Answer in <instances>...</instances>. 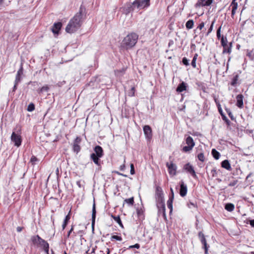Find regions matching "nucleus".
Returning <instances> with one entry per match:
<instances>
[{
    "instance_id": "obj_1",
    "label": "nucleus",
    "mask_w": 254,
    "mask_h": 254,
    "mask_svg": "<svg viewBox=\"0 0 254 254\" xmlns=\"http://www.w3.org/2000/svg\"><path fill=\"white\" fill-rule=\"evenodd\" d=\"M84 11L85 8L81 6L79 11L75 14L68 23L65 28V31L67 33H73L80 28L86 16Z\"/></svg>"
},
{
    "instance_id": "obj_2",
    "label": "nucleus",
    "mask_w": 254,
    "mask_h": 254,
    "mask_svg": "<svg viewBox=\"0 0 254 254\" xmlns=\"http://www.w3.org/2000/svg\"><path fill=\"white\" fill-rule=\"evenodd\" d=\"M31 241L34 247L43 249L46 254H49V245L47 241L42 239L39 235L32 236Z\"/></svg>"
},
{
    "instance_id": "obj_3",
    "label": "nucleus",
    "mask_w": 254,
    "mask_h": 254,
    "mask_svg": "<svg viewBox=\"0 0 254 254\" xmlns=\"http://www.w3.org/2000/svg\"><path fill=\"white\" fill-rule=\"evenodd\" d=\"M21 134L20 127H16L13 129L10 136L11 142L17 147H19L21 145L22 139Z\"/></svg>"
},
{
    "instance_id": "obj_4",
    "label": "nucleus",
    "mask_w": 254,
    "mask_h": 254,
    "mask_svg": "<svg viewBox=\"0 0 254 254\" xmlns=\"http://www.w3.org/2000/svg\"><path fill=\"white\" fill-rule=\"evenodd\" d=\"M138 36L135 33H131L126 36L122 41V45L127 48L133 47L136 43Z\"/></svg>"
},
{
    "instance_id": "obj_5",
    "label": "nucleus",
    "mask_w": 254,
    "mask_h": 254,
    "mask_svg": "<svg viewBox=\"0 0 254 254\" xmlns=\"http://www.w3.org/2000/svg\"><path fill=\"white\" fill-rule=\"evenodd\" d=\"M136 4L135 0L132 2L126 3L123 7L124 13L126 15H127L131 12H138L139 10H137V6H136Z\"/></svg>"
},
{
    "instance_id": "obj_6",
    "label": "nucleus",
    "mask_w": 254,
    "mask_h": 254,
    "mask_svg": "<svg viewBox=\"0 0 254 254\" xmlns=\"http://www.w3.org/2000/svg\"><path fill=\"white\" fill-rule=\"evenodd\" d=\"M135 1L137 10L147 8L150 5V0H135Z\"/></svg>"
},
{
    "instance_id": "obj_7",
    "label": "nucleus",
    "mask_w": 254,
    "mask_h": 254,
    "mask_svg": "<svg viewBox=\"0 0 254 254\" xmlns=\"http://www.w3.org/2000/svg\"><path fill=\"white\" fill-rule=\"evenodd\" d=\"M198 236L201 243L203 245V248L205 250V254H208V250L209 246L207 244L204 234L202 232H199L198 234Z\"/></svg>"
},
{
    "instance_id": "obj_8",
    "label": "nucleus",
    "mask_w": 254,
    "mask_h": 254,
    "mask_svg": "<svg viewBox=\"0 0 254 254\" xmlns=\"http://www.w3.org/2000/svg\"><path fill=\"white\" fill-rule=\"evenodd\" d=\"M183 168L187 173L190 174L193 178H197L194 168L190 163L185 164Z\"/></svg>"
},
{
    "instance_id": "obj_9",
    "label": "nucleus",
    "mask_w": 254,
    "mask_h": 254,
    "mask_svg": "<svg viewBox=\"0 0 254 254\" xmlns=\"http://www.w3.org/2000/svg\"><path fill=\"white\" fill-rule=\"evenodd\" d=\"M213 0H198L195 4V8L209 6L212 3Z\"/></svg>"
},
{
    "instance_id": "obj_10",
    "label": "nucleus",
    "mask_w": 254,
    "mask_h": 254,
    "mask_svg": "<svg viewBox=\"0 0 254 254\" xmlns=\"http://www.w3.org/2000/svg\"><path fill=\"white\" fill-rule=\"evenodd\" d=\"M180 194L181 196L184 197L186 195L188 191L187 186L184 183L183 181L180 182Z\"/></svg>"
},
{
    "instance_id": "obj_11",
    "label": "nucleus",
    "mask_w": 254,
    "mask_h": 254,
    "mask_svg": "<svg viewBox=\"0 0 254 254\" xmlns=\"http://www.w3.org/2000/svg\"><path fill=\"white\" fill-rule=\"evenodd\" d=\"M166 166L168 168L169 173L171 175H175L176 174L177 166L173 162L170 163L167 162Z\"/></svg>"
},
{
    "instance_id": "obj_12",
    "label": "nucleus",
    "mask_w": 254,
    "mask_h": 254,
    "mask_svg": "<svg viewBox=\"0 0 254 254\" xmlns=\"http://www.w3.org/2000/svg\"><path fill=\"white\" fill-rule=\"evenodd\" d=\"M81 138L79 137H77L73 142V150L74 152L77 153L79 152L80 150V147L79 144L81 142Z\"/></svg>"
},
{
    "instance_id": "obj_13",
    "label": "nucleus",
    "mask_w": 254,
    "mask_h": 254,
    "mask_svg": "<svg viewBox=\"0 0 254 254\" xmlns=\"http://www.w3.org/2000/svg\"><path fill=\"white\" fill-rule=\"evenodd\" d=\"M143 131L145 135L146 136V137L150 139L151 138L152 134V129L151 127L148 125H145L143 127Z\"/></svg>"
},
{
    "instance_id": "obj_14",
    "label": "nucleus",
    "mask_w": 254,
    "mask_h": 254,
    "mask_svg": "<svg viewBox=\"0 0 254 254\" xmlns=\"http://www.w3.org/2000/svg\"><path fill=\"white\" fill-rule=\"evenodd\" d=\"M156 202L164 201L163 192L160 188H157L156 194Z\"/></svg>"
},
{
    "instance_id": "obj_15",
    "label": "nucleus",
    "mask_w": 254,
    "mask_h": 254,
    "mask_svg": "<svg viewBox=\"0 0 254 254\" xmlns=\"http://www.w3.org/2000/svg\"><path fill=\"white\" fill-rule=\"evenodd\" d=\"M62 26V23L60 22L55 23L52 28V31L55 34H59Z\"/></svg>"
},
{
    "instance_id": "obj_16",
    "label": "nucleus",
    "mask_w": 254,
    "mask_h": 254,
    "mask_svg": "<svg viewBox=\"0 0 254 254\" xmlns=\"http://www.w3.org/2000/svg\"><path fill=\"white\" fill-rule=\"evenodd\" d=\"M94 150L96 156L102 157L103 155V150L101 146L99 145L96 146Z\"/></svg>"
},
{
    "instance_id": "obj_17",
    "label": "nucleus",
    "mask_w": 254,
    "mask_h": 254,
    "mask_svg": "<svg viewBox=\"0 0 254 254\" xmlns=\"http://www.w3.org/2000/svg\"><path fill=\"white\" fill-rule=\"evenodd\" d=\"M236 105L239 108H242L243 106V96L241 94H239L236 97Z\"/></svg>"
},
{
    "instance_id": "obj_18",
    "label": "nucleus",
    "mask_w": 254,
    "mask_h": 254,
    "mask_svg": "<svg viewBox=\"0 0 254 254\" xmlns=\"http://www.w3.org/2000/svg\"><path fill=\"white\" fill-rule=\"evenodd\" d=\"M187 89V84L184 82H182L181 83H180L178 87H177L176 91L178 92H182L185 90H186Z\"/></svg>"
},
{
    "instance_id": "obj_19",
    "label": "nucleus",
    "mask_w": 254,
    "mask_h": 254,
    "mask_svg": "<svg viewBox=\"0 0 254 254\" xmlns=\"http://www.w3.org/2000/svg\"><path fill=\"white\" fill-rule=\"evenodd\" d=\"M230 6L232 7L231 16L233 17L236 13V10L238 8V3L234 0H233L231 3Z\"/></svg>"
},
{
    "instance_id": "obj_20",
    "label": "nucleus",
    "mask_w": 254,
    "mask_h": 254,
    "mask_svg": "<svg viewBox=\"0 0 254 254\" xmlns=\"http://www.w3.org/2000/svg\"><path fill=\"white\" fill-rule=\"evenodd\" d=\"M221 166L222 167L225 168V169L230 171L232 170V168L231 165L228 160H225L221 162Z\"/></svg>"
},
{
    "instance_id": "obj_21",
    "label": "nucleus",
    "mask_w": 254,
    "mask_h": 254,
    "mask_svg": "<svg viewBox=\"0 0 254 254\" xmlns=\"http://www.w3.org/2000/svg\"><path fill=\"white\" fill-rule=\"evenodd\" d=\"M100 157L96 156L95 153H92L91 154V158L94 162V163L98 166L100 165Z\"/></svg>"
},
{
    "instance_id": "obj_22",
    "label": "nucleus",
    "mask_w": 254,
    "mask_h": 254,
    "mask_svg": "<svg viewBox=\"0 0 254 254\" xmlns=\"http://www.w3.org/2000/svg\"><path fill=\"white\" fill-rule=\"evenodd\" d=\"M23 74V67L21 66L20 69L18 70L17 73L16 75V78L15 81H16V83H18L20 81V76Z\"/></svg>"
},
{
    "instance_id": "obj_23",
    "label": "nucleus",
    "mask_w": 254,
    "mask_h": 254,
    "mask_svg": "<svg viewBox=\"0 0 254 254\" xmlns=\"http://www.w3.org/2000/svg\"><path fill=\"white\" fill-rule=\"evenodd\" d=\"M96 208L95 203H94L92 207V225L93 226L95 224V218H96Z\"/></svg>"
},
{
    "instance_id": "obj_24",
    "label": "nucleus",
    "mask_w": 254,
    "mask_h": 254,
    "mask_svg": "<svg viewBox=\"0 0 254 254\" xmlns=\"http://www.w3.org/2000/svg\"><path fill=\"white\" fill-rule=\"evenodd\" d=\"M186 144L190 146V147H193V146L195 145L194 142L192 138L190 136L187 137V138L186 139Z\"/></svg>"
},
{
    "instance_id": "obj_25",
    "label": "nucleus",
    "mask_w": 254,
    "mask_h": 254,
    "mask_svg": "<svg viewBox=\"0 0 254 254\" xmlns=\"http://www.w3.org/2000/svg\"><path fill=\"white\" fill-rule=\"evenodd\" d=\"M232 43L231 42L229 43V45L226 46L225 48H223V53H228L230 54L231 52V49Z\"/></svg>"
},
{
    "instance_id": "obj_26",
    "label": "nucleus",
    "mask_w": 254,
    "mask_h": 254,
    "mask_svg": "<svg viewBox=\"0 0 254 254\" xmlns=\"http://www.w3.org/2000/svg\"><path fill=\"white\" fill-rule=\"evenodd\" d=\"M218 111H219V113L220 114V115L222 116V119L224 121H225L226 122H227V123H229V121L227 118V117L225 116L224 113H223L222 109L221 108L220 105L219 104L218 105Z\"/></svg>"
},
{
    "instance_id": "obj_27",
    "label": "nucleus",
    "mask_w": 254,
    "mask_h": 254,
    "mask_svg": "<svg viewBox=\"0 0 254 254\" xmlns=\"http://www.w3.org/2000/svg\"><path fill=\"white\" fill-rule=\"evenodd\" d=\"M174 198L169 197V199L167 202V204L168 208L170 209V212H171L173 210V201Z\"/></svg>"
},
{
    "instance_id": "obj_28",
    "label": "nucleus",
    "mask_w": 254,
    "mask_h": 254,
    "mask_svg": "<svg viewBox=\"0 0 254 254\" xmlns=\"http://www.w3.org/2000/svg\"><path fill=\"white\" fill-rule=\"evenodd\" d=\"M70 212V211H69V214H67L64 219V222H63V224L62 225V228H63V229L64 230L65 229V228L66 227L67 223H68V222L69 221L70 218V215H69V213Z\"/></svg>"
},
{
    "instance_id": "obj_29",
    "label": "nucleus",
    "mask_w": 254,
    "mask_h": 254,
    "mask_svg": "<svg viewBox=\"0 0 254 254\" xmlns=\"http://www.w3.org/2000/svg\"><path fill=\"white\" fill-rule=\"evenodd\" d=\"M234 205L231 203H227L225 206V209L229 212L232 211L234 209Z\"/></svg>"
},
{
    "instance_id": "obj_30",
    "label": "nucleus",
    "mask_w": 254,
    "mask_h": 254,
    "mask_svg": "<svg viewBox=\"0 0 254 254\" xmlns=\"http://www.w3.org/2000/svg\"><path fill=\"white\" fill-rule=\"evenodd\" d=\"M211 153H212V155L213 157L216 160H218L220 156V153L218 151H217L215 149H212Z\"/></svg>"
},
{
    "instance_id": "obj_31",
    "label": "nucleus",
    "mask_w": 254,
    "mask_h": 254,
    "mask_svg": "<svg viewBox=\"0 0 254 254\" xmlns=\"http://www.w3.org/2000/svg\"><path fill=\"white\" fill-rule=\"evenodd\" d=\"M221 44L223 48H225L228 45V41L226 37H224L223 35L222 36L221 38Z\"/></svg>"
},
{
    "instance_id": "obj_32",
    "label": "nucleus",
    "mask_w": 254,
    "mask_h": 254,
    "mask_svg": "<svg viewBox=\"0 0 254 254\" xmlns=\"http://www.w3.org/2000/svg\"><path fill=\"white\" fill-rule=\"evenodd\" d=\"M194 22L193 20L190 19L188 20L186 23V28L188 29H190L193 28Z\"/></svg>"
},
{
    "instance_id": "obj_33",
    "label": "nucleus",
    "mask_w": 254,
    "mask_h": 254,
    "mask_svg": "<svg viewBox=\"0 0 254 254\" xmlns=\"http://www.w3.org/2000/svg\"><path fill=\"white\" fill-rule=\"evenodd\" d=\"M158 213L159 215H162L163 217L164 218H166V215L165 212V207H163L162 208H158Z\"/></svg>"
},
{
    "instance_id": "obj_34",
    "label": "nucleus",
    "mask_w": 254,
    "mask_h": 254,
    "mask_svg": "<svg viewBox=\"0 0 254 254\" xmlns=\"http://www.w3.org/2000/svg\"><path fill=\"white\" fill-rule=\"evenodd\" d=\"M112 217L115 221L117 222L121 227H123V225L119 216H112Z\"/></svg>"
},
{
    "instance_id": "obj_35",
    "label": "nucleus",
    "mask_w": 254,
    "mask_h": 254,
    "mask_svg": "<svg viewBox=\"0 0 254 254\" xmlns=\"http://www.w3.org/2000/svg\"><path fill=\"white\" fill-rule=\"evenodd\" d=\"M197 57H198V54H195L193 56V59H192V60L191 61V64L192 65V66L193 67V68H195L196 66V60H197Z\"/></svg>"
},
{
    "instance_id": "obj_36",
    "label": "nucleus",
    "mask_w": 254,
    "mask_h": 254,
    "mask_svg": "<svg viewBox=\"0 0 254 254\" xmlns=\"http://www.w3.org/2000/svg\"><path fill=\"white\" fill-rule=\"evenodd\" d=\"M238 78H239L238 75L237 74V75H235L234 76V77L233 78L232 81L231 82V85H232L233 86H235L236 85V84H237Z\"/></svg>"
},
{
    "instance_id": "obj_37",
    "label": "nucleus",
    "mask_w": 254,
    "mask_h": 254,
    "mask_svg": "<svg viewBox=\"0 0 254 254\" xmlns=\"http://www.w3.org/2000/svg\"><path fill=\"white\" fill-rule=\"evenodd\" d=\"M125 201L129 205H132L134 203V198L133 197L126 199Z\"/></svg>"
},
{
    "instance_id": "obj_38",
    "label": "nucleus",
    "mask_w": 254,
    "mask_h": 254,
    "mask_svg": "<svg viewBox=\"0 0 254 254\" xmlns=\"http://www.w3.org/2000/svg\"><path fill=\"white\" fill-rule=\"evenodd\" d=\"M197 158L199 161L202 162H204L205 159L204 154L203 153H199L197 155Z\"/></svg>"
},
{
    "instance_id": "obj_39",
    "label": "nucleus",
    "mask_w": 254,
    "mask_h": 254,
    "mask_svg": "<svg viewBox=\"0 0 254 254\" xmlns=\"http://www.w3.org/2000/svg\"><path fill=\"white\" fill-rule=\"evenodd\" d=\"M214 23H215V20H213L212 22V23H211L209 28L208 29L207 32L206 34V36H207L212 32Z\"/></svg>"
},
{
    "instance_id": "obj_40",
    "label": "nucleus",
    "mask_w": 254,
    "mask_h": 254,
    "mask_svg": "<svg viewBox=\"0 0 254 254\" xmlns=\"http://www.w3.org/2000/svg\"><path fill=\"white\" fill-rule=\"evenodd\" d=\"M192 148L193 147H190V146L187 145V146H185L183 147V151L184 152H189V151H190L191 150H192Z\"/></svg>"
},
{
    "instance_id": "obj_41",
    "label": "nucleus",
    "mask_w": 254,
    "mask_h": 254,
    "mask_svg": "<svg viewBox=\"0 0 254 254\" xmlns=\"http://www.w3.org/2000/svg\"><path fill=\"white\" fill-rule=\"evenodd\" d=\"M34 109H35V106H34V104H33V103H30L27 107V111L29 112H32V111H34Z\"/></svg>"
},
{
    "instance_id": "obj_42",
    "label": "nucleus",
    "mask_w": 254,
    "mask_h": 254,
    "mask_svg": "<svg viewBox=\"0 0 254 254\" xmlns=\"http://www.w3.org/2000/svg\"><path fill=\"white\" fill-rule=\"evenodd\" d=\"M113 240L121 241L122 240V238L121 237L118 235H113L111 237V240L113 241Z\"/></svg>"
},
{
    "instance_id": "obj_43",
    "label": "nucleus",
    "mask_w": 254,
    "mask_h": 254,
    "mask_svg": "<svg viewBox=\"0 0 254 254\" xmlns=\"http://www.w3.org/2000/svg\"><path fill=\"white\" fill-rule=\"evenodd\" d=\"M134 92H135V88L134 87H132L130 90L128 92V95L129 96L132 97L134 95Z\"/></svg>"
},
{
    "instance_id": "obj_44",
    "label": "nucleus",
    "mask_w": 254,
    "mask_h": 254,
    "mask_svg": "<svg viewBox=\"0 0 254 254\" xmlns=\"http://www.w3.org/2000/svg\"><path fill=\"white\" fill-rule=\"evenodd\" d=\"M226 111L229 117L231 118V119L232 120H234L235 119L230 110L229 109H226Z\"/></svg>"
},
{
    "instance_id": "obj_45",
    "label": "nucleus",
    "mask_w": 254,
    "mask_h": 254,
    "mask_svg": "<svg viewBox=\"0 0 254 254\" xmlns=\"http://www.w3.org/2000/svg\"><path fill=\"white\" fill-rule=\"evenodd\" d=\"M221 26H220L216 32V36L218 39H221L222 36L221 35Z\"/></svg>"
},
{
    "instance_id": "obj_46",
    "label": "nucleus",
    "mask_w": 254,
    "mask_h": 254,
    "mask_svg": "<svg viewBox=\"0 0 254 254\" xmlns=\"http://www.w3.org/2000/svg\"><path fill=\"white\" fill-rule=\"evenodd\" d=\"M49 90V88L48 86H44L40 89L39 93H42L43 92H48Z\"/></svg>"
},
{
    "instance_id": "obj_47",
    "label": "nucleus",
    "mask_w": 254,
    "mask_h": 254,
    "mask_svg": "<svg viewBox=\"0 0 254 254\" xmlns=\"http://www.w3.org/2000/svg\"><path fill=\"white\" fill-rule=\"evenodd\" d=\"M183 64L186 66H188L190 64L189 60L186 57H184L182 59Z\"/></svg>"
},
{
    "instance_id": "obj_48",
    "label": "nucleus",
    "mask_w": 254,
    "mask_h": 254,
    "mask_svg": "<svg viewBox=\"0 0 254 254\" xmlns=\"http://www.w3.org/2000/svg\"><path fill=\"white\" fill-rule=\"evenodd\" d=\"M157 207L158 208H162L163 207H165L164 201L161 202H156Z\"/></svg>"
},
{
    "instance_id": "obj_49",
    "label": "nucleus",
    "mask_w": 254,
    "mask_h": 254,
    "mask_svg": "<svg viewBox=\"0 0 254 254\" xmlns=\"http://www.w3.org/2000/svg\"><path fill=\"white\" fill-rule=\"evenodd\" d=\"M38 161L37 158L35 156H32L30 159V162L33 164H35Z\"/></svg>"
},
{
    "instance_id": "obj_50",
    "label": "nucleus",
    "mask_w": 254,
    "mask_h": 254,
    "mask_svg": "<svg viewBox=\"0 0 254 254\" xmlns=\"http://www.w3.org/2000/svg\"><path fill=\"white\" fill-rule=\"evenodd\" d=\"M135 173L134 166L133 164H130V174L133 175Z\"/></svg>"
},
{
    "instance_id": "obj_51",
    "label": "nucleus",
    "mask_w": 254,
    "mask_h": 254,
    "mask_svg": "<svg viewBox=\"0 0 254 254\" xmlns=\"http://www.w3.org/2000/svg\"><path fill=\"white\" fill-rule=\"evenodd\" d=\"M139 248H140V245L138 244H135L134 245L130 246L129 247V249H131V248L139 249Z\"/></svg>"
},
{
    "instance_id": "obj_52",
    "label": "nucleus",
    "mask_w": 254,
    "mask_h": 254,
    "mask_svg": "<svg viewBox=\"0 0 254 254\" xmlns=\"http://www.w3.org/2000/svg\"><path fill=\"white\" fill-rule=\"evenodd\" d=\"M204 26V23L203 22H202L200 23L199 25L197 26V28L199 29L200 30H201Z\"/></svg>"
},
{
    "instance_id": "obj_53",
    "label": "nucleus",
    "mask_w": 254,
    "mask_h": 254,
    "mask_svg": "<svg viewBox=\"0 0 254 254\" xmlns=\"http://www.w3.org/2000/svg\"><path fill=\"white\" fill-rule=\"evenodd\" d=\"M211 173L212 174L213 177H215L217 174L216 170L215 168L212 169L211 171Z\"/></svg>"
},
{
    "instance_id": "obj_54",
    "label": "nucleus",
    "mask_w": 254,
    "mask_h": 254,
    "mask_svg": "<svg viewBox=\"0 0 254 254\" xmlns=\"http://www.w3.org/2000/svg\"><path fill=\"white\" fill-rule=\"evenodd\" d=\"M237 181H234L229 183V186L233 187L236 185Z\"/></svg>"
},
{
    "instance_id": "obj_55",
    "label": "nucleus",
    "mask_w": 254,
    "mask_h": 254,
    "mask_svg": "<svg viewBox=\"0 0 254 254\" xmlns=\"http://www.w3.org/2000/svg\"><path fill=\"white\" fill-rule=\"evenodd\" d=\"M76 185L78 186L79 188H81L83 187V185L81 184V181H78L76 183Z\"/></svg>"
},
{
    "instance_id": "obj_56",
    "label": "nucleus",
    "mask_w": 254,
    "mask_h": 254,
    "mask_svg": "<svg viewBox=\"0 0 254 254\" xmlns=\"http://www.w3.org/2000/svg\"><path fill=\"white\" fill-rule=\"evenodd\" d=\"M188 206L190 208H191L192 207H194L195 204H194V203H193L192 202H190V203L188 204Z\"/></svg>"
},
{
    "instance_id": "obj_57",
    "label": "nucleus",
    "mask_w": 254,
    "mask_h": 254,
    "mask_svg": "<svg viewBox=\"0 0 254 254\" xmlns=\"http://www.w3.org/2000/svg\"><path fill=\"white\" fill-rule=\"evenodd\" d=\"M23 227H17L16 228V230L18 232H20L22 231V229H23Z\"/></svg>"
},
{
    "instance_id": "obj_58",
    "label": "nucleus",
    "mask_w": 254,
    "mask_h": 254,
    "mask_svg": "<svg viewBox=\"0 0 254 254\" xmlns=\"http://www.w3.org/2000/svg\"><path fill=\"white\" fill-rule=\"evenodd\" d=\"M250 224L252 227H254V219L250 221Z\"/></svg>"
},
{
    "instance_id": "obj_59",
    "label": "nucleus",
    "mask_w": 254,
    "mask_h": 254,
    "mask_svg": "<svg viewBox=\"0 0 254 254\" xmlns=\"http://www.w3.org/2000/svg\"><path fill=\"white\" fill-rule=\"evenodd\" d=\"M137 213L138 216H140L142 213V211L141 210L137 209Z\"/></svg>"
},
{
    "instance_id": "obj_60",
    "label": "nucleus",
    "mask_w": 254,
    "mask_h": 254,
    "mask_svg": "<svg viewBox=\"0 0 254 254\" xmlns=\"http://www.w3.org/2000/svg\"><path fill=\"white\" fill-rule=\"evenodd\" d=\"M73 226L71 227V228L70 229V230L69 231V232H68V234H67V237H68L69 236V235H70L71 233L72 232V231H73Z\"/></svg>"
},
{
    "instance_id": "obj_61",
    "label": "nucleus",
    "mask_w": 254,
    "mask_h": 254,
    "mask_svg": "<svg viewBox=\"0 0 254 254\" xmlns=\"http://www.w3.org/2000/svg\"><path fill=\"white\" fill-rule=\"evenodd\" d=\"M170 190H171V195L170 197L174 198V193L173 190L172 188H171Z\"/></svg>"
},
{
    "instance_id": "obj_62",
    "label": "nucleus",
    "mask_w": 254,
    "mask_h": 254,
    "mask_svg": "<svg viewBox=\"0 0 254 254\" xmlns=\"http://www.w3.org/2000/svg\"><path fill=\"white\" fill-rule=\"evenodd\" d=\"M17 84H18V83H16V81H15V84H14V85L13 88V91H15V90L17 89Z\"/></svg>"
},
{
    "instance_id": "obj_63",
    "label": "nucleus",
    "mask_w": 254,
    "mask_h": 254,
    "mask_svg": "<svg viewBox=\"0 0 254 254\" xmlns=\"http://www.w3.org/2000/svg\"><path fill=\"white\" fill-rule=\"evenodd\" d=\"M125 167V165L121 166V170H124Z\"/></svg>"
},
{
    "instance_id": "obj_64",
    "label": "nucleus",
    "mask_w": 254,
    "mask_h": 254,
    "mask_svg": "<svg viewBox=\"0 0 254 254\" xmlns=\"http://www.w3.org/2000/svg\"><path fill=\"white\" fill-rule=\"evenodd\" d=\"M106 251H107V254H109V253H110L109 249H108V248H107V249H106Z\"/></svg>"
}]
</instances>
